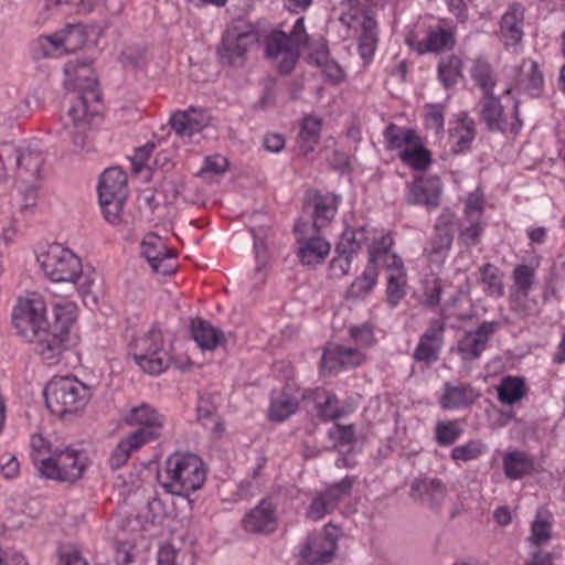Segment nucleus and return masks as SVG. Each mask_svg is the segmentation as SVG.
Here are the masks:
<instances>
[{"mask_svg": "<svg viewBox=\"0 0 565 565\" xmlns=\"http://www.w3.org/2000/svg\"><path fill=\"white\" fill-rule=\"evenodd\" d=\"M32 461L40 475L47 479L75 482L87 467V456L83 450L53 445L41 434L31 436Z\"/></svg>", "mask_w": 565, "mask_h": 565, "instance_id": "obj_1", "label": "nucleus"}, {"mask_svg": "<svg viewBox=\"0 0 565 565\" xmlns=\"http://www.w3.org/2000/svg\"><path fill=\"white\" fill-rule=\"evenodd\" d=\"M159 483L169 493L188 495L202 488L206 479L203 461L193 454H173L158 471Z\"/></svg>", "mask_w": 565, "mask_h": 565, "instance_id": "obj_2", "label": "nucleus"}, {"mask_svg": "<svg viewBox=\"0 0 565 565\" xmlns=\"http://www.w3.org/2000/svg\"><path fill=\"white\" fill-rule=\"evenodd\" d=\"M53 322L33 342L36 352L46 361L62 355L70 342V330L76 318V306L71 301H60L53 306Z\"/></svg>", "mask_w": 565, "mask_h": 565, "instance_id": "obj_3", "label": "nucleus"}, {"mask_svg": "<svg viewBox=\"0 0 565 565\" xmlns=\"http://www.w3.org/2000/svg\"><path fill=\"white\" fill-rule=\"evenodd\" d=\"M93 395V387L73 376L55 377L44 390L47 408L60 416L83 411Z\"/></svg>", "mask_w": 565, "mask_h": 565, "instance_id": "obj_4", "label": "nucleus"}, {"mask_svg": "<svg viewBox=\"0 0 565 565\" xmlns=\"http://www.w3.org/2000/svg\"><path fill=\"white\" fill-rule=\"evenodd\" d=\"M131 350L137 365L150 375L161 374L171 363L169 345L157 327H151L143 335L137 338L131 344Z\"/></svg>", "mask_w": 565, "mask_h": 565, "instance_id": "obj_5", "label": "nucleus"}, {"mask_svg": "<svg viewBox=\"0 0 565 565\" xmlns=\"http://www.w3.org/2000/svg\"><path fill=\"white\" fill-rule=\"evenodd\" d=\"M12 322L18 334L29 342H33L52 324L46 317L44 299L36 295L19 299L13 309Z\"/></svg>", "mask_w": 565, "mask_h": 565, "instance_id": "obj_6", "label": "nucleus"}, {"mask_svg": "<svg viewBox=\"0 0 565 565\" xmlns=\"http://www.w3.org/2000/svg\"><path fill=\"white\" fill-rule=\"evenodd\" d=\"M43 273L55 282L75 284L82 273V262L71 249L53 244L38 256Z\"/></svg>", "mask_w": 565, "mask_h": 565, "instance_id": "obj_7", "label": "nucleus"}, {"mask_svg": "<svg viewBox=\"0 0 565 565\" xmlns=\"http://www.w3.org/2000/svg\"><path fill=\"white\" fill-rule=\"evenodd\" d=\"M259 40V33L255 25L235 24L227 29L217 50L220 61L223 64L241 66L245 62L248 50Z\"/></svg>", "mask_w": 565, "mask_h": 565, "instance_id": "obj_8", "label": "nucleus"}, {"mask_svg": "<svg viewBox=\"0 0 565 565\" xmlns=\"http://www.w3.org/2000/svg\"><path fill=\"white\" fill-rule=\"evenodd\" d=\"M44 160L42 147L38 142L20 148L7 143L0 148V162L4 167H17L21 177L30 175L35 180L40 179Z\"/></svg>", "mask_w": 565, "mask_h": 565, "instance_id": "obj_9", "label": "nucleus"}, {"mask_svg": "<svg viewBox=\"0 0 565 565\" xmlns=\"http://www.w3.org/2000/svg\"><path fill=\"white\" fill-rule=\"evenodd\" d=\"M339 531L335 526L327 525L321 532L308 535L299 550V557L307 565H326L337 552Z\"/></svg>", "mask_w": 565, "mask_h": 565, "instance_id": "obj_10", "label": "nucleus"}, {"mask_svg": "<svg viewBox=\"0 0 565 565\" xmlns=\"http://www.w3.org/2000/svg\"><path fill=\"white\" fill-rule=\"evenodd\" d=\"M122 420L128 426L140 427L130 435H140V441L145 444L160 438L166 427V417L146 403L127 411L122 416Z\"/></svg>", "mask_w": 565, "mask_h": 565, "instance_id": "obj_11", "label": "nucleus"}, {"mask_svg": "<svg viewBox=\"0 0 565 565\" xmlns=\"http://www.w3.org/2000/svg\"><path fill=\"white\" fill-rule=\"evenodd\" d=\"M354 481L353 477H345L340 482L318 491L307 508L306 516L312 521L322 520L338 507L343 498L351 493Z\"/></svg>", "mask_w": 565, "mask_h": 565, "instance_id": "obj_12", "label": "nucleus"}, {"mask_svg": "<svg viewBox=\"0 0 565 565\" xmlns=\"http://www.w3.org/2000/svg\"><path fill=\"white\" fill-rule=\"evenodd\" d=\"M85 44V32L81 25L70 24L52 35L39 39V46L44 56L58 57L75 52Z\"/></svg>", "mask_w": 565, "mask_h": 565, "instance_id": "obj_13", "label": "nucleus"}, {"mask_svg": "<svg viewBox=\"0 0 565 565\" xmlns=\"http://www.w3.org/2000/svg\"><path fill=\"white\" fill-rule=\"evenodd\" d=\"M141 252L157 274L166 276L175 271V254L167 246L164 239L157 234L148 233L143 237Z\"/></svg>", "mask_w": 565, "mask_h": 565, "instance_id": "obj_14", "label": "nucleus"}, {"mask_svg": "<svg viewBox=\"0 0 565 565\" xmlns=\"http://www.w3.org/2000/svg\"><path fill=\"white\" fill-rule=\"evenodd\" d=\"M470 76L483 96L494 95L495 87L501 88V94L510 95L515 89V83L500 81L491 63L484 57H477L470 66Z\"/></svg>", "mask_w": 565, "mask_h": 565, "instance_id": "obj_15", "label": "nucleus"}, {"mask_svg": "<svg viewBox=\"0 0 565 565\" xmlns=\"http://www.w3.org/2000/svg\"><path fill=\"white\" fill-rule=\"evenodd\" d=\"M265 54L277 63L279 70L289 73L296 65L299 51L288 40V35L280 30H274L265 41Z\"/></svg>", "mask_w": 565, "mask_h": 565, "instance_id": "obj_16", "label": "nucleus"}, {"mask_svg": "<svg viewBox=\"0 0 565 565\" xmlns=\"http://www.w3.org/2000/svg\"><path fill=\"white\" fill-rule=\"evenodd\" d=\"M497 327V322L484 321L476 330L465 332L457 343V352L461 359L463 361L479 359Z\"/></svg>", "mask_w": 565, "mask_h": 565, "instance_id": "obj_17", "label": "nucleus"}, {"mask_svg": "<svg viewBox=\"0 0 565 565\" xmlns=\"http://www.w3.org/2000/svg\"><path fill=\"white\" fill-rule=\"evenodd\" d=\"M65 85L78 92L88 94L92 100H99L95 72L86 62L71 61L65 65Z\"/></svg>", "mask_w": 565, "mask_h": 565, "instance_id": "obj_18", "label": "nucleus"}, {"mask_svg": "<svg viewBox=\"0 0 565 565\" xmlns=\"http://www.w3.org/2000/svg\"><path fill=\"white\" fill-rule=\"evenodd\" d=\"M98 100H92L88 94L78 95L77 100L67 111V122L73 128L72 139L75 146L82 147L84 145L83 135L89 129L92 120L97 110L92 109L89 104L97 103Z\"/></svg>", "mask_w": 565, "mask_h": 565, "instance_id": "obj_19", "label": "nucleus"}, {"mask_svg": "<svg viewBox=\"0 0 565 565\" xmlns=\"http://www.w3.org/2000/svg\"><path fill=\"white\" fill-rule=\"evenodd\" d=\"M343 19H349V24L356 23L361 26V34L358 39V50L360 56L364 62H370L374 55L377 44V24L369 13H359L358 10H351L343 15Z\"/></svg>", "mask_w": 565, "mask_h": 565, "instance_id": "obj_20", "label": "nucleus"}, {"mask_svg": "<svg viewBox=\"0 0 565 565\" xmlns=\"http://www.w3.org/2000/svg\"><path fill=\"white\" fill-rule=\"evenodd\" d=\"M441 182L439 178L423 175L415 179L408 186L407 202L414 205H425L428 209L439 204Z\"/></svg>", "mask_w": 565, "mask_h": 565, "instance_id": "obj_21", "label": "nucleus"}, {"mask_svg": "<svg viewBox=\"0 0 565 565\" xmlns=\"http://www.w3.org/2000/svg\"><path fill=\"white\" fill-rule=\"evenodd\" d=\"M307 224L299 222L295 230L298 234V257L306 265L321 263L330 253V244L320 236L307 237L305 235Z\"/></svg>", "mask_w": 565, "mask_h": 565, "instance_id": "obj_22", "label": "nucleus"}, {"mask_svg": "<svg viewBox=\"0 0 565 565\" xmlns=\"http://www.w3.org/2000/svg\"><path fill=\"white\" fill-rule=\"evenodd\" d=\"M444 333L445 322L441 320L433 321L420 337L414 358L426 363L435 362L444 343Z\"/></svg>", "mask_w": 565, "mask_h": 565, "instance_id": "obj_23", "label": "nucleus"}, {"mask_svg": "<svg viewBox=\"0 0 565 565\" xmlns=\"http://www.w3.org/2000/svg\"><path fill=\"white\" fill-rule=\"evenodd\" d=\"M169 122L177 135L190 137L205 128L210 119L203 109L190 107L173 113Z\"/></svg>", "mask_w": 565, "mask_h": 565, "instance_id": "obj_24", "label": "nucleus"}, {"mask_svg": "<svg viewBox=\"0 0 565 565\" xmlns=\"http://www.w3.org/2000/svg\"><path fill=\"white\" fill-rule=\"evenodd\" d=\"M393 239L390 235H373L370 250V263L375 267L384 266L388 274L397 273V269L405 271L402 259L390 250Z\"/></svg>", "mask_w": 565, "mask_h": 565, "instance_id": "obj_25", "label": "nucleus"}, {"mask_svg": "<svg viewBox=\"0 0 565 565\" xmlns=\"http://www.w3.org/2000/svg\"><path fill=\"white\" fill-rule=\"evenodd\" d=\"M244 529L254 533H270L276 530L277 518L270 501L263 500L243 520Z\"/></svg>", "mask_w": 565, "mask_h": 565, "instance_id": "obj_26", "label": "nucleus"}, {"mask_svg": "<svg viewBox=\"0 0 565 565\" xmlns=\"http://www.w3.org/2000/svg\"><path fill=\"white\" fill-rule=\"evenodd\" d=\"M363 360L364 355L359 349L333 345L323 352L321 364L324 370L332 372L339 367L358 366Z\"/></svg>", "mask_w": 565, "mask_h": 565, "instance_id": "obj_27", "label": "nucleus"}, {"mask_svg": "<svg viewBox=\"0 0 565 565\" xmlns=\"http://www.w3.org/2000/svg\"><path fill=\"white\" fill-rule=\"evenodd\" d=\"M452 239L451 217L441 216L435 226L429 248H427L429 258L433 262L443 263L451 247Z\"/></svg>", "mask_w": 565, "mask_h": 565, "instance_id": "obj_28", "label": "nucleus"}, {"mask_svg": "<svg viewBox=\"0 0 565 565\" xmlns=\"http://www.w3.org/2000/svg\"><path fill=\"white\" fill-rule=\"evenodd\" d=\"M524 11L520 4L513 3L502 15L500 21V34L505 46L516 45L523 38Z\"/></svg>", "mask_w": 565, "mask_h": 565, "instance_id": "obj_29", "label": "nucleus"}, {"mask_svg": "<svg viewBox=\"0 0 565 565\" xmlns=\"http://www.w3.org/2000/svg\"><path fill=\"white\" fill-rule=\"evenodd\" d=\"M449 129V143L454 153H461L470 149L476 137L475 121L465 114L458 115Z\"/></svg>", "mask_w": 565, "mask_h": 565, "instance_id": "obj_30", "label": "nucleus"}, {"mask_svg": "<svg viewBox=\"0 0 565 565\" xmlns=\"http://www.w3.org/2000/svg\"><path fill=\"white\" fill-rule=\"evenodd\" d=\"M480 118L491 131H503L508 125V115L501 100L495 95L482 96L480 99Z\"/></svg>", "mask_w": 565, "mask_h": 565, "instance_id": "obj_31", "label": "nucleus"}, {"mask_svg": "<svg viewBox=\"0 0 565 565\" xmlns=\"http://www.w3.org/2000/svg\"><path fill=\"white\" fill-rule=\"evenodd\" d=\"M312 226L320 231L327 227L334 218L338 206L339 196L315 194L311 201Z\"/></svg>", "mask_w": 565, "mask_h": 565, "instance_id": "obj_32", "label": "nucleus"}, {"mask_svg": "<svg viewBox=\"0 0 565 565\" xmlns=\"http://www.w3.org/2000/svg\"><path fill=\"white\" fill-rule=\"evenodd\" d=\"M479 396L470 385L446 383L439 403L444 409H457L471 405Z\"/></svg>", "mask_w": 565, "mask_h": 565, "instance_id": "obj_33", "label": "nucleus"}, {"mask_svg": "<svg viewBox=\"0 0 565 565\" xmlns=\"http://www.w3.org/2000/svg\"><path fill=\"white\" fill-rule=\"evenodd\" d=\"M99 198H127V177L119 168L104 171L98 184Z\"/></svg>", "mask_w": 565, "mask_h": 565, "instance_id": "obj_34", "label": "nucleus"}, {"mask_svg": "<svg viewBox=\"0 0 565 565\" xmlns=\"http://www.w3.org/2000/svg\"><path fill=\"white\" fill-rule=\"evenodd\" d=\"M373 235H376L373 231L365 227L358 230H345L337 245V253H343L350 256L359 253L363 246H369V242L372 241ZM372 244L370 245V247Z\"/></svg>", "mask_w": 565, "mask_h": 565, "instance_id": "obj_35", "label": "nucleus"}, {"mask_svg": "<svg viewBox=\"0 0 565 565\" xmlns=\"http://www.w3.org/2000/svg\"><path fill=\"white\" fill-rule=\"evenodd\" d=\"M383 135L387 149L397 150L398 154L403 153L404 150H408L420 139L415 130L398 127L394 124L388 125Z\"/></svg>", "mask_w": 565, "mask_h": 565, "instance_id": "obj_36", "label": "nucleus"}, {"mask_svg": "<svg viewBox=\"0 0 565 565\" xmlns=\"http://www.w3.org/2000/svg\"><path fill=\"white\" fill-rule=\"evenodd\" d=\"M192 337L201 349L210 351L224 340V333L221 330L201 319L192 323Z\"/></svg>", "mask_w": 565, "mask_h": 565, "instance_id": "obj_37", "label": "nucleus"}, {"mask_svg": "<svg viewBox=\"0 0 565 565\" xmlns=\"http://www.w3.org/2000/svg\"><path fill=\"white\" fill-rule=\"evenodd\" d=\"M524 75L526 77L525 88L531 92V94H535L543 85V75L539 71V65L534 61H523L520 67H512L509 71V76L512 77L511 82L518 84H523L525 79L518 78L515 82V76Z\"/></svg>", "mask_w": 565, "mask_h": 565, "instance_id": "obj_38", "label": "nucleus"}, {"mask_svg": "<svg viewBox=\"0 0 565 565\" xmlns=\"http://www.w3.org/2000/svg\"><path fill=\"white\" fill-rule=\"evenodd\" d=\"M503 468L508 478L521 479L533 470L534 461L523 451L508 452L503 458Z\"/></svg>", "mask_w": 565, "mask_h": 565, "instance_id": "obj_39", "label": "nucleus"}, {"mask_svg": "<svg viewBox=\"0 0 565 565\" xmlns=\"http://www.w3.org/2000/svg\"><path fill=\"white\" fill-rule=\"evenodd\" d=\"M321 126L322 121L318 117L307 116L303 118L298 135V143L305 153L311 152L319 143Z\"/></svg>", "mask_w": 565, "mask_h": 565, "instance_id": "obj_40", "label": "nucleus"}, {"mask_svg": "<svg viewBox=\"0 0 565 565\" xmlns=\"http://www.w3.org/2000/svg\"><path fill=\"white\" fill-rule=\"evenodd\" d=\"M455 44L454 33L449 29L438 26L431 30L424 43L419 44L418 52H433L439 53L444 50H449Z\"/></svg>", "mask_w": 565, "mask_h": 565, "instance_id": "obj_41", "label": "nucleus"}, {"mask_svg": "<svg viewBox=\"0 0 565 565\" xmlns=\"http://www.w3.org/2000/svg\"><path fill=\"white\" fill-rule=\"evenodd\" d=\"M312 395L317 414L322 420H334L342 415L333 393L317 388L312 392Z\"/></svg>", "mask_w": 565, "mask_h": 565, "instance_id": "obj_42", "label": "nucleus"}, {"mask_svg": "<svg viewBox=\"0 0 565 565\" xmlns=\"http://www.w3.org/2000/svg\"><path fill=\"white\" fill-rule=\"evenodd\" d=\"M140 440V435H128L126 438L121 439L114 448L109 457V465L111 468L118 469L122 467L128 461L131 452L140 449L143 445H146Z\"/></svg>", "mask_w": 565, "mask_h": 565, "instance_id": "obj_43", "label": "nucleus"}, {"mask_svg": "<svg viewBox=\"0 0 565 565\" xmlns=\"http://www.w3.org/2000/svg\"><path fill=\"white\" fill-rule=\"evenodd\" d=\"M298 409V401L286 392L273 396L269 407V418L284 422Z\"/></svg>", "mask_w": 565, "mask_h": 565, "instance_id": "obj_44", "label": "nucleus"}, {"mask_svg": "<svg viewBox=\"0 0 565 565\" xmlns=\"http://www.w3.org/2000/svg\"><path fill=\"white\" fill-rule=\"evenodd\" d=\"M552 535V516L545 511H537L531 524V544L541 546L546 544Z\"/></svg>", "mask_w": 565, "mask_h": 565, "instance_id": "obj_45", "label": "nucleus"}, {"mask_svg": "<svg viewBox=\"0 0 565 565\" xmlns=\"http://www.w3.org/2000/svg\"><path fill=\"white\" fill-rule=\"evenodd\" d=\"M525 394V385L522 379L507 376L498 386V397L503 404L512 405L519 402Z\"/></svg>", "mask_w": 565, "mask_h": 565, "instance_id": "obj_46", "label": "nucleus"}, {"mask_svg": "<svg viewBox=\"0 0 565 565\" xmlns=\"http://www.w3.org/2000/svg\"><path fill=\"white\" fill-rule=\"evenodd\" d=\"M377 268L369 264L363 274L350 286L348 295L352 298H363L371 292L377 281Z\"/></svg>", "mask_w": 565, "mask_h": 565, "instance_id": "obj_47", "label": "nucleus"}, {"mask_svg": "<svg viewBox=\"0 0 565 565\" xmlns=\"http://www.w3.org/2000/svg\"><path fill=\"white\" fill-rule=\"evenodd\" d=\"M399 159L415 170H425L430 164V153L424 147L422 138L408 150L398 154Z\"/></svg>", "mask_w": 565, "mask_h": 565, "instance_id": "obj_48", "label": "nucleus"}, {"mask_svg": "<svg viewBox=\"0 0 565 565\" xmlns=\"http://www.w3.org/2000/svg\"><path fill=\"white\" fill-rule=\"evenodd\" d=\"M406 271L397 269L395 274H388L387 277V303L394 308L406 295Z\"/></svg>", "mask_w": 565, "mask_h": 565, "instance_id": "obj_49", "label": "nucleus"}, {"mask_svg": "<svg viewBox=\"0 0 565 565\" xmlns=\"http://www.w3.org/2000/svg\"><path fill=\"white\" fill-rule=\"evenodd\" d=\"M438 75L446 87L455 85L461 75V61L457 56H449L438 65Z\"/></svg>", "mask_w": 565, "mask_h": 565, "instance_id": "obj_50", "label": "nucleus"}, {"mask_svg": "<svg viewBox=\"0 0 565 565\" xmlns=\"http://www.w3.org/2000/svg\"><path fill=\"white\" fill-rule=\"evenodd\" d=\"M462 434V428L456 420H443L437 423L435 438L440 446L452 445Z\"/></svg>", "mask_w": 565, "mask_h": 565, "instance_id": "obj_51", "label": "nucleus"}, {"mask_svg": "<svg viewBox=\"0 0 565 565\" xmlns=\"http://www.w3.org/2000/svg\"><path fill=\"white\" fill-rule=\"evenodd\" d=\"M510 307L513 312L522 318L533 316L539 311V303L536 299L529 296V291L511 294Z\"/></svg>", "mask_w": 565, "mask_h": 565, "instance_id": "obj_52", "label": "nucleus"}, {"mask_svg": "<svg viewBox=\"0 0 565 565\" xmlns=\"http://www.w3.org/2000/svg\"><path fill=\"white\" fill-rule=\"evenodd\" d=\"M487 447L480 440H469L468 443L456 446L450 454L454 461H470L479 458Z\"/></svg>", "mask_w": 565, "mask_h": 565, "instance_id": "obj_53", "label": "nucleus"}, {"mask_svg": "<svg viewBox=\"0 0 565 565\" xmlns=\"http://www.w3.org/2000/svg\"><path fill=\"white\" fill-rule=\"evenodd\" d=\"M468 225L462 224L459 233V241L467 247L476 246L484 228L480 218H465Z\"/></svg>", "mask_w": 565, "mask_h": 565, "instance_id": "obj_54", "label": "nucleus"}, {"mask_svg": "<svg viewBox=\"0 0 565 565\" xmlns=\"http://www.w3.org/2000/svg\"><path fill=\"white\" fill-rule=\"evenodd\" d=\"M75 284H77V288L84 297L92 296L93 301H95V299H96L95 295L100 287V277L95 270H93V269L84 270L82 268V273L77 277Z\"/></svg>", "mask_w": 565, "mask_h": 565, "instance_id": "obj_55", "label": "nucleus"}, {"mask_svg": "<svg viewBox=\"0 0 565 565\" xmlns=\"http://www.w3.org/2000/svg\"><path fill=\"white\" fill-rule=\"evenodd\" d=\"M481 280L489 295L500 297L503 294L499 269L490 264H486L481 268Z\"/></svg>", "mask_w": 565, "mask_h": 565, "instance_id": "obj_56", "label": "nucleus"}, {"mask_svg": "<svg viewBox=\"0 0 565 565\" xmlns=\"http://www.w3.org/2000/svg\"><path fill=\"white\" fill-rule=\"evenodd\" d=\"M126 198H99L102 213L110 224H118L121 220V211Z\"/></svg>", "mask_w": 565, "mask_h": 565, "instance_id": "obj_57", "label": "nucleus"}, {"mask_svg": "<svg viewBox=\"0 0 565 565\" xmlns=\"http://www.w3.org/2000/svg\"><path fill=\"white\" fill-rule=\"evenodd\" d=\"M186 556V551L177 548L170 543H164L158 550L157 561L158 565H182Z\"/></svg>", "mask_w": 565, "mask_h": 565, "instance_id": "obj_58", "label": "nucleus"}, {"mask_svg": "<svg viewBox=\"0 0 565 565\" xmlns=\"http://www.w3.org/2000/svg\"><path fill=\"white\" fill-rule=\"evenodd\" d=\"M513 289L511 294L527 292L534 281V270L526 265H519L513 271Z\"/></svg>", "mask_w": 565, "mask_h": 565, "instance_id": "obj_59", "label": "nucleus"}, {"mask_svg": "<svg viewBox=\"0 0 565 565\" xmlns=\"http://www.w3.org/2000/svg\"><path fill=\"white\" fill-rule=\"evenodd\" d=\"M484 210L483 193L479 190L471 192L465 205V218H480L482 220Z\"/></svg>", "mask_w": 565, "mask_h": 565, "instance_id": "obj_60", "label": "nucleus"}, {"mask_svg": "<svg viewBox=\"0 0 565 565\" xmlns=\"http://www.w3.org/2000/svg\"><path fill=\"white\" fill-rule=\"evenodd\" d=\"M350 337L361 348H369L374 341L373 329L366 323L351 327Z\"/></svg>", "mask_w": 565, "mask_h": 565, "instance_id": "obj_61", "label": "nucleus"}, {"mask_svg": "<svg viewBox=\"0 0 565 565\" xmlns=\"http://www.w3.org/2000/svg\"><path fill=\"white\" fill-rule=\"evenodd\" d=\"M227 168V159L221 154L207 157L204 160L203 167L200 169L199 174L205 175L207 173L221 174Z\"/></svg>", "mask_w": 565, "mask_h": 565, "instance_id": "obj_62", "label": "nucleus"}, {"mask_svg": "<svg viewBox=\"0 0 565 565\" xmlns=\"http://www.w3.org/2000/svg\"><path fill=\"white\" fill-rule=\"evenodd\" d=\"M413 492H433L435 495L443 497L445 494V486L440 480L437 479H423L413 483Z\"/></svg>", "mask_w": 565, "mask_h": 565, "instance_id": "obj_63", "label": "nucleus"}, {"mask_svg": "<svg viewBox=\"0 0 565 565\" xmlns=\"http://www.w3.org/2000/svg\"><path fill=\"white\" fill-rule=\"evenodd\" d=\"M58 565H88V563L75 547L65 546L60 552Z\"/></svg>", "mask_w": 565, "mask_h": 565, "instance_id": "obj_64", "label": "nucleus"}]
</instances>
